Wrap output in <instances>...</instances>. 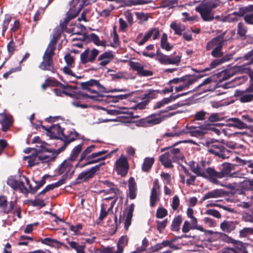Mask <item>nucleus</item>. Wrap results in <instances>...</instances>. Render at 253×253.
I'll return each mask as SVG.
<instances>
[{
	"instance_id": "f257e3e1",
	"label": "nucleus",
	"mask_w": 253,
	"mask_h": 253,
	"mask_svg": "<svg viewBox=\"0 0 253 253\" xmlns=\"http://www.w3.org/2000/svg\"><path fill=\"white\" fill-rule=\"evenodd\" d=\"M219 3L218 0H205L195 7L205 21H211L214 19L212 10L216 8Z\"/></svg>"
},
{
	"instance_id": "f03ea898",
	"label": "nucleus",
	"mask_w": 253,
	"mask_h": 253,
	"mask_svg": "<svg viewBox=\"0 0 253 253\" xmlns=\"http://www.w3.org/2000/svg\"><path fill=\"white\" fill-rule=\"evenodd\" d=\"M206 146L208 152L222 159L228 158L231 155V151L220 143H213L207 141L206 142Z\"/></svg>"
},
{
	"instance_id": "7ed1b4c3",
	"label": "nucleus",
	"mask_w": 253,
	"mask_h": 253,
	"mask_svg": "<svg viewBox=\"0 0 253 253\" xmlns=\"http://www.w3.org/2000/svg\"><path fill=\"white\" fill-rule=\"evenodd\" d=\"M81 86L84 89H88L91 88V86H95L98 91L100 92H128V89L126 88H114L113 89L107 90L106 88L101 85L98 81L93 79H91L88 81L82 83L81 84Z\"/></svg>"
},
{
	"instance_id": "20e7f679",
	"label": "nucleus",
	"mask_w": 253,
	"mask_h": 253,
	"mask_svg": "<svg viewBox=\"0 0 253 253\" xmlns=\"http://www.w3.org/2000/svg\"><path fill=\"white\" fill-rule=\"evenodd\" d=\"M108 153L107 150H102L97 152L92 153L89 155V156L86 157L84 160H85L86 162L81 166V168H83L87 166L96 163L100 161L105 160L108 157L110 156L111 154L113 153L112 151L108 155L102 156L103 155Z\"/></svg>"
},
{
	"instance_id": "39448f33",
	"label": "nucleus",
	"mask_w": 253,
	"mask_h": 253,
	"mask_svg": "<svg viewBox=\"0 0 253 253\" xmlns=\"http://www.w3.org/2000/svg\"><path fill=\"white\" fill-rule=\"evenodd\" d=\"M78 136L79 133L74 129H70L66 133L63 132L60 140L63 141L64 144L61 147L57 149V154H60L64 151L67 146L71 142L75 140Z\"/></svg>"
},
{
	"instance_id": "423d86ee",
	"label": "nucleus",
	"mask_w": 253,
	"mask_h": 253,
	"mask_svg": "<svg viewBox=\"0 0 253 253\" xmlns=\"http://www.w3.org/2000/svg\"><path fill=\"white\" fill-rule=\"evenodd\" d=\"M105 164V162H102L86 170L82 171L78 176L76 179L78 181L77 182H81V180L86 181L91 179L93 177L95 173L100 170L101 166Z\"/></svg>"
},
{
	"instance_id": "0eeeda50",
	"label": "nucleus",
	"mask_w": 253,
	"mask_h": 253,
	"mask_svg": "<svg viewBox=\"0 0 253 253\" xmlns=\"http://www.w3.org/2000/svg\"><path fill=\"white\" fill-rule=\"evenodd\" d=\"M204 178L208 179L211 183L217 185H220L223 187H226V185L221 183L220 181L218 180L219 178H221V174L219 172L216 171L214 169L209 167L205 170Z\"/></svg>"
},
{
	"instance_id": "6e6552de",
	"label": "nucleus",
	"mask_w": 253,
	"mask_h": 253,
	"mask_svg": "<svg viewBox=\"0 0 253 253\" xmlns=\"http://www.w3.org/2000/svg\"><path fill=\"white\" fill-rule=\"evenodd\" d=\"M205 75H186L185 76V79L180 83L181 84L175 87L176 92H179L184 89H188L189 87L195 82L198 79L204 77Z\"/></svg>"
},
{
	"instance_id": "1a4fd4ad",
	"label": "nucleus",
	"mask_w": 253,
	"mask_h": 253,
	"mask_svg": "<svg viewBox=\"0 0 253 253\" xmlns=\"http://www.w3.org/2000/svg\"><path fill=\"white\" fill-rule=\"evenodd\" d=\"M230 38V34L227 31H225L209 41L207 44V49L208 50H211L215 47L216 46H218L219 43L228 41Z\"/></svg>"
},
{
	"instance_id": "9d476101",
	"label": "nucleus",
	"mask_w": 253,
	"mask_h": 253,
	"mask_svg": "<svg viewBox=\"0 0 253 253\" xmlns=\"http://www.w3.org/2000/svg\"><path fill=\"white\" fill-rule=\"evenodd\" d=\"M41 127L46 131L47 134L51 138L60 139L63 135L64 129L61 127L59 124L52 125L48 127L41 125Z\"/></svg>"
},
{
	"instance_id": "9b49d317",
	"label": "nucleus",
	"mask_w": 253,
	"mask_h": 253,
	"mask_svg": "<svg viewBox=\"0 0 253 253\" xmlns=\"http://www.w3.org/2000/svg\"><path fill=\"white\" fill-rule=\"evenodd\" d=\"M230 56L228 55H225L220 58H217L213 60L211 63L209 67L205 68L202 70H199L193 69V71H194L196 73H198V75H205L204 76H206L207 74H205L206 72L209 71L212 69L215 68L221 64L229 61L230 59Z\"/></svg>"
},
{
	"instance_id": "f8f14e48",
	"label": "nucleus",
	"mask_w": 253,
	"mask_h": 253,
	"mask_svg": "<svg viewBox=\"0 0 253 253\" xmlns=\"http://www.w3.org/2000/svg\"><path fill=\"white\" fill-rule=\"evenodd\" d=\"M248 90V87L244 90H236L235 91L234 96L242 103L253 101V92Z\"/></svg>"
},
{
	"instance_id": "ddd939ff",
	"label": "nucleus",
	"mask_w": 253,
	"mask_h": 253,
	"mask_svg": "<svg viewBox=\"0 0 253 253\" xmlns=\"http://www.w3.org/2000/svg\"><path fill=\"white\" fill-rule=\"evenodd\" d=\"M98 53L99 51L96 48H93L91 50L88 48H86L80 55L81 63L86 64L88 62H93Z\"/></svg>"
},
{
	"instance_id": "4468645a",
	"label": "nucleus",
	"mask_w": 253,
	"mask_h": 253,
	"mask_svg": "<svg viewBox=\"0 0 253 253\" xmlns=\"http://www.w3.org/2000/svg\"><path fill=\"white\" fill-rule=\"evenodd\" d=\"M116 171L119 175L125 176L127 173L129 168L126 158L121 156L116 162Z\"/></svg>"
},
{
	"instance_id": "2eb2a0df",
	"label": "nucleus",
	"mask_w": 253,
	"mask_h": 253,
	"mask_svg": "<svg viewBox=\"0 0 253 253\" xmlns=\"http://www.w3.org/2000/svg\"><path fill=\"white\" fill-rule=\"evenodd\" d=\"M129 65L133 71H136L138 75L141 77H150L153 76L152 71L144 69L145 65L137 62L130 61Z\"/></svg>"
},
{
	"instance_id": "dca6fc26",
	"label": "nucleus",
	"mask_w": 253,
	"mask_h": 253,
	"mask_svg": "<svg viewBox=\"0 0 253 253\" xmlns=\"http://www.w3.org/2000/svg\"><path fill=\"white\" fill-rule=\"evenodd\" d=\"M182 142H186V141H178L175 142L172 146L170 147H167L163 148L161 150L162 152H163L165 150L170 149V151L169 152L170 154V157L173 159V162H177L180 160H182L183 158V156L182 154L181 153L180 150L179 148H173V147L176 146L178 144Z\"/></svg>"
},
{
	"instance_id": "f3484780",
	"label": "nucleus",
	"mask_w": 253,
	"mask_h": 253,
	"mask_svg": "<svg viewBox=\"0 0 253 253\" xmlns=\"http://www.w3.org/2000/svg\"><path fill=\"white\" fill-rule=\"evenodd\" d=\"M160 63L163 65H174L180 62L181 56L176 55L172 56L165 54L160 55V57L157 59Z\"/></svg>"
},
{
	"instance_id": "a211bd4d",
	"label": "nucleus",
	"mask_w": 253,
	"mask_h": 253,
	"mask_svg": "<svg viewBox=\"0 0 253 253\" xmlns=\"http://www.w3.org/2000/svg\"><path fill=\"white\" fill-rule=\"evenodd\" d=\"M128 192L127 196L131 200L136 198L137 194V187L135 179L133 177L129 178L128 181Z\"/></svg>"
},
{
	"instance_id": "6ab92c4d",
	"label": "nucleus",
	"mask_w": 253,
	"mask_h": 253,
	"mask_svg": "<svg viewBox=\"0 0 253 253\" xmlns=\"http://www.w3.org/2000/svg\"><path fill=\"white\" fill-rule=\"evenodd\" d=\"M164 119V117H157L156 114H152L145 119L141 120V122L146 126H152L160 124Z\"/></svg>"
},
{
	"instance_id": "aec40b11",
	"label": "nucleus",
	"mask_w": 253,
	"mask_h": 253,
	"mask_svg": "<svg viewBox=\"0 0 253 253\" xmlns=\"http://www.w3.org/2000/svg\"><path fill=\"white\" fill-rule=\"evenodd\" d=\"M13 123L11 116H7L4 113H0V124L1 125V130L6 132Z\"/></svg>"
},
{
	"instance_id": "412c9836",
	"label": "nucleus",
	"mask_w": 253,
	"mask_h": 253,
	"mask_svg": "<svg viewBox=\"0 0 253 253\" xmlns=\"http://www.w3.org/2000/svg\"><path fill=\"white\" fill-rule=\"evenodd\" d=\"M237 224V221L226 220L220 223V227L224 232L230 233L236 229Z\"/></svg>"
},
{
	"instance_id": "4be33fe9",
	"label": "nucleus",
	"mask_w": 253,
	"mask_h": 253,
	"mask_svg": "<svg viewBox=\"0 0 253 253\" xmlns=\"http://www.w3.org/2000/svg\"><path fill=\"white\" fill-rule=\"evenodd\" d=\"M226 126H233L239 129H246L248 128V126L244 122L237 118H231L227 120Z\"/></svg>"
},
{
	"instance_id": "5701e85b",
	"label": "nucleus",
	"mask_w": 253,
	"mask_h": 253,
	"mask_svg": "<svg viewBox=\"0 0 253 253\" xmlns=\"http://www.w3.org/2000/svg\"><path fill=\"white\" fill-rule=\"evenodd\" d=\"M204 128V126H186L187 132L190 134L192 136L198 137L202 135L204 132L203 131Z\"/></svg>"
},
{
	"instance_id": "b1692460",
	"label": "nucleus",
	"mask_w": 253,
	"mask_h": 253,
	"mask_svg": "<svg viewBox=\"0 0 253 253\" xmlns=\"http://www.w3.org/2000/svg\"><path fill=\"white\" fill-rule=\"evenodd\" d=\"M114 57L112 51H106L99 55L98 60L100 61L99 65L101 66H105L110 63Z\"/></svg>"
},
{
	"instance_id": "393cba45",
	"label": "nucleus",
	"mask_w": 253,
	"mask_h": 253,
	"mask_svg": "<svg viewBox=\"0 0 253 253\" xmlns=\"http://www.w3.org/2000/svg\"><path fill=\"white\" fill-rule=\"evenodd\" d=\"M159 161L165 168H171L173 167V165H172L173 159L170 157L169 152H166L160 156Z\"/></svg>"
},
{
	"instance_id": "a878e982",
	"label": "nucleus",
	"mask_w": 253,
	"mask_h": 253,
	"mask_svg": "<svg viewBox=\"0 0 253 253\" xmlns=\"http://www.w3.org/2000/svg\"><path fill=\"white\" fill-rule=\"evenodd\" d=\"M249 66V64H244L237 66L236 69L237 71L240 72L248 74L250 77L249 83H250L253 82V69H251Z\"/></svg>"
},
{
	"instance_id": "bb28decb",
	"label": "nucleus",
	"mask_w": 253,
	"mask_h": 253,
	"mask_svg": "<svg viewBox=\"0 0 253 253\" xmlns=\"http://www.w3.org/2000/svg\"><path fill=\"white\" fill-rule=\"evenodd\" d=\"M43 61L39 65V68L42 70L53 71L54 70L53 59L43 57Z\"/></svg>"
},
{
	"instance_id": "cd10ccee",
	"label": "nucleus",
	"mask_w": 253,
	"mask_h": 253,
	"mask_svg": "<svg viewBox=\"0 0 253 253\" xmlns=\"http://www.w3.org/2000/svg\"><path fill=\"white\" fill-rule=\"evenodd\" d=\"M50 152V155H46L44 154H41L39 155V159L40 161L42 162H48L53 161L54 158L59 154H57V149L54 150L53 151H47Z\"/></svg>"
},
{
	"instance_id": "c85d7f7f",
	"label": "nucleus",
	"mask_w": 253,
	"mask_h": 253,
	"mask_svg": "<svg viewBox=\"0 0 253 253\" xmlns=\"http://www.w3.org/2000/svg\"><path fill=\"white\" fill-rule=\"evenodd\" d=\"M134 205L131 204L127 211L126 215L125 222V228L126 230H128V227L131 224V219L132 217L133 212L134 211Z\"/></svg>"
},
{
	"instance_id": "c756f323",
	"label": "nucleus",
	"mask_w": 253,
	"mask_h": 253,
	"mask_svg": "<svg viewBox=\"0 0 253 253\" xmlns=\"http://www.w3.org/2000/svg\"><path fill=\"white\" fill-rule=\"evenodd\" d=\"M159 90L154 89H148L146 91L145 93L142 96V99L145 101H148V103L149 102L157 97Z\"/></svg>"
},
{
	"instance_id": "7c9ffc66",
	"label": "nucleus",
	"mask_w": 253,
	"mask_h": 253,
	"mask_svg": "<svg viewBox=\"0 0 253 253\" xmlns=\"http://www.w3.org/2000/svg\"><path fill=\"white\" fill-rule=\"evenodd\" d=\"M83 146V143H81L79 145L76 146L72 150L70 157L68 160L71 161H75L78 157L79 154L81 152L82 148Z\"/></svg>"
},
{
	"instance_id": "2f4dec72",
	"label": "nucleus",
	"mask_w": 253,
	"mask_h": 253,
	"mask_svg": "<svg viewBox=\"0 0 253 253\" xmlns=\"http://www.w3.org/2000/svg\"><path fill=\"white\" fill-rule=\"evenodd\" d=\"M154 163V159L152 157H147L144 159L142 165V170L144 172H148L151 169Z\"/></svg>"
},
{
	"instance_id": "473e14b6",
	"label": "nucleus",
	"mask_w": 253,
	"mask_h": 253,
	"mask_svg": "<svg viewBox=\"0 0 253 253\" xmlns=\"http://www.w3.org/2000/svg\"><path fill=\"white\" fill-rule=\"evenodd\" d=\"M96 147L95 145H91L88 146L85 150H84L81 153L80 156L79 161L76 164V167H77L79 165V163L84 160L86 157L89 156L90 153L93 151L94 149Z\"/></svg>"
},
{
	"instance_id": "72a5a7b5",
	"label": "nucleus",
	"mask_w": 253,
	"mask_h": 253,
	"mask_svg": "<svg viewBox=\"0 0 253 253\" xmlns=\"http://www.w3.org/2000/svg\"><path fill=\"white\" fill-rule=\"evenodd\" d=\"M233 244L235 245L234 248L232 249L233 252L238 253H248L245 245L242 242L235 240Z\"/></svg>"
},
{
	"instance_id": "f704fd0d",
	"label": "nucleus",
	"mask_w": 253,
	"mask_h": 253,
	"mask_svg": "<svg viewBox=\"0 0 253 253\" xmlns=\"http://www.w3.org/2000/svg\"><path fill=\"white\" fill-rule=\"evenodd\" d=\"M68 244L72 249H74L76 251L77 253H85L84 249L85 245L80 244L75 241H69Z\"/></svg>"
},
{
	"instance_id": "c9c22d12",
	"label": "nucleus",
	"mask_w": 253,
	"mask_h": 253,
	"mask_svg": "<svg viewBox=\"0 0 253 253\" xmlns=\"http://www.w3.org/2000/svg\"><path fill=\"white\" fill-rule=\"evenodd\" d=\"M248 29L245 23L243 22H239L237 25V34L241 37L242 40L246 38V33Z\"/></svg>"
},
{
	"instance_id": "e433bc0d",
	"label": "nucleus",
	"mask_w": 253,
	"mask_h": 253,
	"mask_svg": "<svg viewBox=\"0 0 253 253\" xmlns=\"http://www.w3.org/2000/svg\"><path fill=\"white\" fill-rule=\"evenodd\" d=\"M128 238L126 236H122L117 243V250L120 253H123L124 248L127 245Z\"/></svg>"
},
{
	"instance_id": "4c0bfd02",
	"label": "nucleus",
	"mask_w": 253,
	"mask_h": 253,
	"mask_svg": "<svg viewBox=\"0 0 253 253\" xmlns=\"http://www.w3.org/2000/svg\"><path fill=\"white\" fill-rule=\"evenodd\" d=\"M160 190L151 189L150 203L151 207H154L156 203L160 200Z\"/></svg>"
},
{
	"instance_id": "58836bf2",
	"label": "nucleus",
	"mask_w": 253,
	"mask_h": 253,
	"mask_svg": "<svg viewBox=\"0 0 253 253\" xmlns=\"http://www.w3.org/2000/svg\"><path fill=\"white\" fill-rule=\"evenodd\" d=\"M85 90H87L90 93L93 94V95H88L87 94H82V96L84 97H87L90 99H93L94 100H97V98L98 97H102L103 95L101 94L102 92H100V91H96L94 89H92L91 88H89L88 89H86Z\"/></svg>"
},
{
	"instance_id": "ea45409f",
	"label": "nucleus",
	"mask_w": 253,
	"mask_h": 253,
	"mask_svg": "<svg viewBox=\"0 0 253 253\" xmlns=\"http://www.w3.org/2000/svg\"><path fill=\"white\" fill-rule=\"evenodd\" d=\"M182 223V217L181 215H177L175 217L171 225V230L173 231H178L180 229V226Z\"/></svg>"
},
{
	"instance_id": "a19ab883",
	"label": "nucleus",
	"mask_w": 253,
	"mask_h": 253,
	"mask_svg": "<svg viewBox=\"0 0 253 253\" xmlns=\"http://www.w3.org/2000/svg\"><path fill=\"white\" fill-rule=\"evenodd\" d=\"M206 194L207 197L209 199L217 198L222 197L225 194V192L222 189H214L208 192Z\"/></svg>"
},
{
	"instance_id": "79ce46f5",
	"label": "nucleus",
	"mask_w": 253,
	"mask_h": 253,
	"mask_svg": "<svg viewBox=\"0 0 253 253\" xmlns=\"http://www.w3.org/2000/svg\"><path fill=\"white\" fill-rule=\"evenodd\" d=\"M41 242L43 244L52 247L59 246L63 245L60 241L50 238H45L42 239Z\"/></svg>"
},
{
	"instance_id": "37998d69",
	"label": "nucleus",
	"mask_w": 253,
	"mask_h": 253,
	"mask_svg": "<svg viewBox=\"0 0 253 253\" xmlns=\"http://www.w3.org/2000/svg\"><path fill=\"white\" fill-rule=\"evenodd\" d=\"M231 171V167L230 164H224L222 166L219 174H221V178L225 177H229Z\"/></svg>"
},
{
	"instance_id": "c03bdc74",
	"label": "nucleus",
	"mask_w": 253,
	"mask_h": 253,
	"mask_svg": "<svg viewBox=\"0 0 253 253\" xmlns=\"http://www.w3.org/2000/svg\"><path fill=\"white\" fill-rule=\"evenodd\" d=\"M167 40V35L166 33H164L161 40V46L163 49H164L167 51H169L173 47V46L170 45V44L168 42Z\"/></svg>"
},
{
	"instance_id": "a18cd8bd",
	"label": "nucleus",
	"mask_w": 253,
	"mask_h": 253,
	"mask_svg": "<svg viewBox=\"0 0 253 253\" xmlns=\"http://www.w3.org/2000/svg\"><path fill=\"white\" fill-rule=\"evenodd\" d=\"M172 101H173V100L171 95L169 97L164 98L161 101L157 102L154 106L153 109L154 110L159 109L163 107L165 105L169 104Z\"/></svg>"
},
{
	"instance_id": "49530a36",
	"label": "nucleus",
	"mask_w": 253,
	"mask_h": 253,
	"mask_svg": "<svg viewBox=\"0 0 253 253\" xmlns=\"http://www.w3.org/2000/svg\"><path fill=\"white\" fill-rule=\"evenodd\" d=\"M71 164L67 160L64 161L58 167L59 174H61L65 172H68L71 166Z\"/></svg>"
},
{
	"instance_id": "de8ad7c7",
	"label": "nucleus",
	"mask_w": 253,
	"mask_h": 253,
	"mask_svg": "<svg viewBox=\"0 0 253 253\" xmlns=\"http://www.w3.org/2000/svg\"><path fill=\"white\" fill-rule=\"evenodd\" d=\"M88 39L97 45H105V41H100L98 36L94 33H91L88 36Z\"/></svg>"
},
{
	"instance_id": "09e8293b",
	"label": "nucleus",
	"mask_w": 253,
	"mask_h": 253,
	"mask_svg": "<svg viewBox=\"0 0 253 253\" xmlns=\"http://www.w3.org/2000/svg\"><path fill=\"white\" fill-rule=\"evenodd\" d=\"M149 245V241L146 238H144L142 241L141 246L137 247L136 250L130 252V253H141L146 250Z\"/></svg>"
},
{
	"instance_id": "8fccbe9b",
	"label": "nucleus",
	"mask_w": 253,
	"mask_h": 253,
	"mask_svg": "<svg viewBox=\"0 0 253 253\" xmlns=\"http://www.w3.org/2000/svg\"><path fill=\"white\" fill-rule=\"evenodd\" d=\"M224 42H222L221 43H219L218 46H216L215 47L213 48L212 51L211 52V54L212 56L214 57H223V53L221 52V50L222 48L223 43Z\"/></svg>"
},
{
	"instance_id": "3c124183",
	"label": "nucleus",
	"mask_w": 253,
	"mask_h": 253,
	"mask_svg": "<svg viewBox=\"0 0 253 253\" xmlns=\"http://www.w3.org/2000/svg\"><path fill=\"white\" fill-rule=\"evenodd\" d=\"M61 34V31L59 30H54L53 37L51 39L48 46H55L56 42L58 39L60 38Z\"/></svg>"
},
{
	"instance_id": "603ef678",
	"label": "nucleus",
	"mask_w": 253,
	"mask_h": 253,
	"mask_svg": "<svg viewBox=\"0 0 253 253\" xmlns=\"http://www.w3.org/2000/svg\"><path fill=\"white\" fill-rule=\"evenodd\" d=\"M11 16L8 14L5 15L4 19L2 23V36L4 37L5 33L7 29L8 25L11 20Z\"/></svg>"
},
{
	"instance_id": "864d4df0",
	"label": "nucleus",
	"mask_w": 253,
	"mask_h": 253,
	"mask_svg": "<svg viewBox=\"0 0 253 253\" xmlns=\"http://www.w3.org/2000/svg\"><path fill=\"white\" fill-rule=\"evenodd\" d=\"M242 189L246 190H253V180H244L240 183Z\"/></svg>"
},
{
	"instance_id": "5fc2aeb1",
	"label": "nucleus",
	"mask_w": 253,
	"mask_h": 253,
	"mask_svg": "<svg viewBox=\"0 0 253 253\" xmlns=\"http://www.w3.org/2000/svg\"><path fill=\"white\" fill-rule=\"evenodd\" d=\"M205 170L202 168L199 164H197L194 167L192 168V171L195 174H196L197 176L203 177Z\"/></svg>"
},
{
	"instance_id": "6e6d98bb",
	"label": "nucleus",
	"mask_w": 253,
	"mask_h": 253,
	"mask_svg": "<svg viewBox=\"0 0 253 253\" xmlns=\"http://www.w3.org/2000/svg\"><path fill=\"white\" fill-rule=\"evenodd\" d=\"M170 27L174 31L175 33L178 35H181L182 31L184 30V27L183 26L177 25L174 23L171 24Z\"/></svg>"
},
{
	"instance_id": "4d7b16f0",
	"label": "nucleus",
	"mask_w": 253,
	"mask_h": 253,
	"mask_svg": "<svg viewBox=\"0 0 253 253\" xmlns=\"http://www.w3.org/2000/svg\"><path fill=\"white\" fill-rule=\"evenodd\" d=\"M55 49V46H48L46 50H45L43 57L47 58L49 59H53V56L54 54V50Z\"/></svg>"
},
{
	"instance_id": "13d9d810",
	"label": "nucleus",
	"mask_w": 253,
	"mask_h": 253,
	"mask_svg": "<svg viewBox=\"0 0 253 253\" xmlns=\"http://www.w3.org/2000/svg\"><path fill=\"white\" fill-rule=\"evenodd\" d=\"M28 164L30 167L38 165L40 161L39 159V155H32L29 157Z\"/></svg>"
},
{
	"instance_id": "bf43d9fd",
	"label": "nucleus",
	"mask_w": 253,
	"mask_h": 253,
	"mask_svg": "<svg viewBox=\"0 0 253 253\" xmlns=\"http://www.w3.org/2000/svg\"><path fill=\"white\" fill-rule=\"evenodd\" d=\"M237 162L241 165H247L248 167L251 169L249 172L253 174V162H248L246 160H242L237 157Z\"/></svg>"
},
{
	"instance_id": "052dcab7",
	"label": "nucleus",
	"mask_w": 253,
	"mask_h": 253,
	"mask_svg": "<svg viewBox=\"0 0 253 253\" xmlns=\"http://www.w3.org/2000/svg\"><path fill=\"white\" fill-rule=\"evenodd\" d=\"M168 221V219H165L163 221L157 220L156 221L157 229L160 233H162L165 229L167 224Z\"/></svg>"
},
{
	"instance_id": "680f3d73",
	"label": "nucleus",
	"mask_w": 253,
	"mask_h": 253,
	"mask_svg": "<svg viewBox=\"0 0 253 253\" xmlns=\"http://www.w3.org/2000/svg\"><path fill=\"white\" fill-rule=\"evenodd\" d=\"M243 219L245 222L253 223V209L244 213L243 215Z\"/></svg>"
},
{
	"instance_id": "e2e57ef3",
	"label": "nucleus",
	"mask_w": 253,
	"mask_h": 253,
	"mask_svg": "<svg viewBox=\"0 0 253 253\" xmlns=\"http://www.w3.org/2000/svg\"><path fill=\"white\" fill-rule=\"evenodd\" d=\"M207 113L203 110L197 112L194 115L193 122L195 121H203L206 119V115Z\"/></svg>"
},
{
	"instance_id": "0e129e2a",
	"label": "nucleus",
	"mask_w": 253,
	"mask_h": 253,
	"mask_svg": "<svg viewBox=\"0 0 253 253\" xmlns=\"http://www.w3.org/2000/svg\"><path fill=\"white\" fill-rule=\"evenodd\" d=\"M30 203L33 207L42 208L45 206L44 200L37 198L34 200L30 201Z\"/></svg>"
},
{
	"instance_id": "69168bd1",
	"label": "nucleus",
	"mask_w": 253,
	"mask_h": 253,
	"mask_svg": "<svg viewBox=\"0 0 253 253\" xmlns=\"http://www.w3.org/2000/svg\"><path fill=\"white\" fill-rule=\"evenodd\" d=\"M167 214V210L163 207H161L158 209L156 212V216L157 218H163L166 216Z\"/></svg>"
},
{
	"instance_id": "338daca9",
	"label": "nucleus",
	"mask_w": 253,
	"mask_h": 253,
	"mask_svg": "<svg viewBox=\"0 0 253 253\" xmlns=\"http://www.w3.org/2000/svg\"><path fill=\"white\" fill-rule=\"evenodd\" d=\"M252 234H253V228L245 227L240 231V236L241 237H246Z\"/></svg>"
},
{
	"instance_id": "774afa93",
	"label": "nucleus",
	"mask_w": 253,
	"mask_h": 253,
	"mask_svg": "<svg viewBox=\"0 0 253 253\" xmlns=\"http://www.w3.org/2000/svg\"><path fill=\"white\" fill-rule=\"evenodd\" d=\"M243 58L245 60L249 61L247 64H249V65L253 64V48L245 54L243 57Z\"/></svg>"
}]
</instances>
